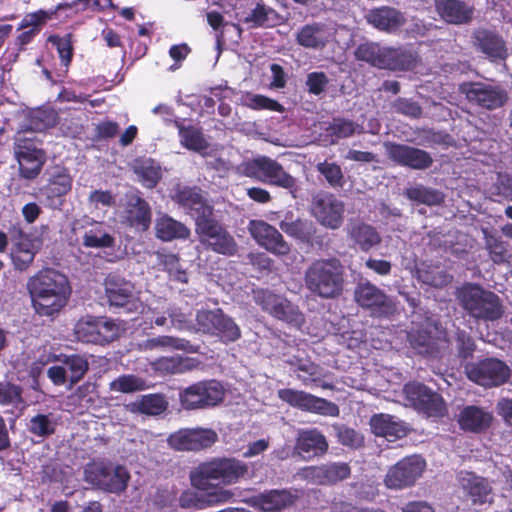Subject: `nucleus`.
<instances>
[{
  "mask_svg": "<svg viewBox=\"0 0 512 512\" xmlns=\"http://www.w3.org/2000/svg\"><path fill=\"white\" fill-rule=\"evenodd\" d=\"M406 342L415 353L435 358L448 345L446 331L432 317H424L421 321H412L406 331Z\"/></svg>",
  "mask_w": 512,
  "mask_h": 512,
  "instance_id": "nucleus-5",
  "label": "nucleus"
},
{
  "mask_svg": "<svg viewBox=\"0 0 512 512\" xmlns=\"http://www.w3.org/2000/svg\"><path fill=\"white\" fill-rule=\"evenodd\" d=\"M327 134L333 138V142L338 139H344L353 136L355 133H363V127L353 120L346 118H333L332 122L326 128Z\"/></svg>",
  "mask_w": 512,
  "mask_h": 512,
  "instance_id": "nucleus-45",
  "label": "nucleus"
},
{
  "mask_svg": "<svg viewBox=\"0 0 512 512\" xmlns=\"http://www.w3.org/2000/svg\"><path fill=\"white\" fill-rule=\"evenodd\" d=\"M167 315L174 328L184 330L191 327L192 310L187 305L185 307L171 305L167 309Z\"/></svg>",
  "mask_w": 512,
  "mask_h": 512,
  "instance_id": "nucleus-59",
  "label": "nucleus"
},
{
  "mask_svg": "<svg viewBox=\"0 0 512 512\" xmlns=\"http://www.w3.org/2000/svg\"><path fill=\"white\" fill-rule=\"evenodd\" d=\"M333 34L324 23L314 22L302 26L296 34L298 45L313 50H323L331 41Z\"/></svg>",
  "mask_w": 512,
  "mask_h": 512,
  "instance_id": "nucleus-30",
  "label": "nucleus"
},
{
  "mask_svg": "<svg viewBox=\"0 0 512 512\" xmlns=\"http://www.w3.org/2000/svg\"><path fill=\"white\" fill-rule=\"evenodd\" d=\"M23 389L11 381H0V406L18 408L24 403Z\"/></svg>",
  "mask_w": 512,
  "mask_h": 512,
  "instance_id": "nucleus-50",
  "label": "nucleus"
},
{
  "mask_svg": "<svg viewBox=\"0 0 512 512\" xmlns=\"http://www.w3.org/2000/svg\"><path fill=\"white\" fill-rule=\"evenodd\" d=\"M370 427L376 436L384 437L389 441L401 439L408 433L404 422L397 421L393 416L385 413L374 414L370 418Z\"/></svg>",
  "mask_w": 512,
  "mask_h": 512,
  "instance_id": "nucleus-33",
  "label": "nucleus"
},
{
  "mask_svg": "<svg viewBox=\"0 0 512 512\" xmlns=\"http://www.w3.org/2000/svg\"><path fill=\"white\" fill-rule=\"evenodd\" d=\"M128 469L106 458H96L84 467V480L104 493L121 495L130 481Z\"/></svg>",
  "mask_w": 512,
  "mask_h": 512,
  "instance_id": "nucleus-4",
  "label": "nucleus"
},
{
  "mask_svg": "<svg viewBox=\"0 0 512 512\" xmlns=\"http://www.w3.org/2000/svg\"><path fill=\"white\" fill-rule=\"evenodd\" d=\"M158 269L168 273L169 278L180 283H187L188 276L186 271L181 267L180 257L174 253L164 251L155 252Z\"/></svg>",
  "mask_w": 512,
  "mask_h": 512,
  "instance_id": "nucleus-41",
  "label": "nucleus"
},
{
  "mask_svg": "<svg viewBox=\"0 0 512 512\" xmlns=\"http://www.w3.org/2000/svg\"><path fill=\"white\" fill-rule=\"evenodd\" d=\"M155 235L164 242H170L176 239L186 240L191 231L182 222L174 219L168 214H163L155 220Z\"/></svg>",
  "mask_w": 512,
  "mask_h": 512,
  "instance_id": "nucleus-35",
  "label": "nucleus"
},
{
  "mask_svg": "<svg viewBox=\"0 0 512 512\" xmlns=\"http://www.w3.org/2000/svg\"><path fill=\"white\" fill-rule=\"evenodd\" d=\"M337 441L350 449L356 450L364 446V436L355 429L344 424L334 425Z\"/></svg>",
  "mask_w": 512,
  "mask_h": 512,
  "instance_id": "nucleus-52",
  "label": "nucleus"
},
{
  "mask_svg": "<svg viewBox=\"0 0 512 512\" xmlns=\"http://www.w3.org/2000/svg\"><path fill=\"white\" fill-rule=\"evenodd\" d=\"M493 421V415L476 405L463 407L457 417L459 428L464 432L480 434L487 431Z\"/></svg>",
  "mask_w": 512,
  "mask_h": 512,
  "instance_id": "nucleus-29",
  "label": "nucleus"
},
{
  "mask_svg": "<svg viewBox=\"0 0 512 512\" xmlns=\"http://www.w3.org/2000/svg\"><path fill=\"white\" fill-rule=\"evenodd\" d=\"M458 300L467 314L477 320L496 321L504 313L500 297L478 284L464 285L458 291Z\"/></svg>",
  "mask_w": 512,
  "mask_h": 512,
  "instance_id": "nucleus-7",
  "label": "nucleus"
},
{
  "mask_svg": "<svg viewBox=\"0 0 512 512\" xmlns=\"http://www.w3.org/2000/svg\"><path fill=\"white\" fill-rule=\"evenodd\" d=\"M248 231L259 246L276 256H286L291 251L283 235L263 220H250Z\"/></svg>",
  "mask_w": 512,
  "mask_h": 512,
  "instance_id": "nucleus-20",
  "label": "nucleus"
},
{
  "mask_svg": "<svg viewBox=\"0 0 512 512\" xmlns=\"http://www.w3.org/2000/svg\"><path fill=\"white\" fill-rule=\"evenodd\" d=\"M66 371L69 373V382L71 385L77 384L89 369L88 360L81 355L72 354L65 356L62 360Z\"/></svg>",
  "mask_w": 512,
  "mask_h": 512,
  "instance_id": "nucleus-49",
  "label": "nucleus"
},
{
  "mask_svg": "<svg viewBox=\"0 0 512 512\" xmlns=\"http://www.w3.org/2000/svg\"><path fill=\"white\" fill-rule=\"evenodd\" d=\"M82 244L86 248H112L115 245V238L106 232L101 223H97L84 233Z\"/></svg>",
  "mask_w": 512,
  "mask_h": 512,
  "instance_id": "nucleus-43",
  "label": "nucleus"
},
{
  "mask_svg": "<svg viewBox=\"0 0 512 512\" xmlns=\"http://www.w3.org/2000/svg\"><path fill=\"white\" fill-rule=\"evenodd\" d=\"M278 397L290 406L303 411L332 417H337L340 413L335 403L305 391L284 388L278 391Z\"/></svg>",
  "mask_w": 512,
  "mask_h": 512,
  "instance_id": "nucleus-17",
  "label": "nucleus"
},
{
  "mask_svg": "<svg viewBox=\"0 0 512 512\" xmlns=\"http://www.w3.org/2000/svg\"><path fill=\"white\" fill-rule=\"evenodd\" d=\"M459 92L470 104L490 111L503 107L509 100L508 92L500 85L484 82L465 81L459 85Z\"/></svg>",
  "mask_w": 512,
  "mask_h": 512,
  "instance_id": "nucleus-14",
  "label": "nucleus"
},
{
  "mask_svg": "<svg viewBox=\"0 0 512 512\" xmlns=\"http://www.w3.org/2000/svg\"><path fill=\"white\" fill-rule=\"evenodd\" d=\"M328 447L326 437L315 428L300 432L296 441V448L300 453H312L314 456L324 455Z\"/></svg>",
  "mask_w": 512,
  "mask_h": 512,
  "instance_id": "nucleus-36",
  "label": "nucleus"
},
{
  "mask_svg": "<svg viewBox=\"0 0 512 512\" xmlns=\"http://www.w3.org/2000/svg\"><path fill=\"white\" fill-rule=\"evenodd\" d=\"M195 321L197 331L217 337L225 344L236 342L241 338L240 327L221 308L200 309L196 312Z\"/></svg>",
  "mask_w": 512,
  "mask_h": 512,
  "instance_id": "nucleus-10",
  "label": "nucleus"
},
{
  "mask_svg": "<svg viewBox=\"0 0 512 512\" xmlns=\"http://www.w3.org/2000/svg\"><path fill=\"white\" fill-rule=\"evenodd\" d=\"M434 8L448 24L465 25L473 20L474 7L463 0H434Z\"/></svg>",
  "mask_w": 512,
  "mask_h": 512,
  "instance_id": "nucleus-28",
  "label": "nucleus"
},
{
  "mask_svg": "<svg viewBox=\"0 0 512 512\" xmlns=\"http://www.w3.org/2000/svg\"><path fill=\"white\" fill-rule=\"evenodd\" d=\"M55 423L49 415L37 414L33 416L28 424V431L41 438H47L55 433Z\"/></svg>",
  "mask_w": 512,
  "mask_h": 512,
  "instance_id": "nucleus-55",
  "label": "nucleus"
},
{
  "mask_svg": "<svg viewBox=\"0 0 512 512\" xmlns=\"http://www.w3.org/2000/svg\"><path fill=\"white\" fill-rule=\"evenodd\" d=\"M356 60L363 61L371 66L382 69L384 60V49L375 43H361L354 51Z\"/></svg>",
  "mask_w": 512,
  "mask_h": 512,
  "instance_id": "nucleus-48",
  "label": "nucleus"
},
{
  "mask_svg": "<svg viewBox=\"0 0 512 512\" xmlns=\"http://www.w3.org/2000/svg\"><path fill=\"white\" fill-rule=\"evenodd\" d=\"M316 170L324 176L331 187H341L344 183V175L340 165L324 160L316 165Z\"/></svg>",
  "mask_w": 512,
  "mask_h": 512,
  "instance_id": "nucleus-58",
  "label": "nucleus"
},
{
  "mask_svg": "<svg viewBox=\"0 0 512 512\" xmlns=\"http://www.w3.org/2000/svg\"><path fill=\"white\" fill-rule=\"evenodd\" d=\"M36 314L42 317L58 315L68 304L71 285L68 277L51 267H45L29 277L26 284Z\"/></svg>",
  "mask_w": 512,
  "mask_h": 512,
  "instance_id": "nucleus-2",
  "label": "nucleus"
},
{
  "mask_svg": "<svg viewBox=\"0 0 512 512\" xmlns=\"http://www.w3.org/2000/svg\"><path fill=\"white\" fill-rule=\"evenodd\" d=\"M366 19L373 27L385 32H394L406 22L404 15L399 10L389 6L371 9Z\"/></svg>",
  "mask_w": 512,
  "mask_h": 512,
  "instance_id": "nucleus-32",
  "label": "nucleus"
},
{
  "mask_svg": "<svg viewBox=\"0 0 512 512\" xmlns=\"http://www.w3.org/2000/svg\"><path fill=\"white\" fill-rule=\"evenodd\" d=\"M224 388L217 380H202L191 384L179 393L181 406L185 410L211 408L224 399Z\"/></svg>",
  "mask_w": 512,
  "mask_h": 512,
  "instance_id": "nucleus-13",
  "label": "nucleus"
},
{
  "mask_svg": "<svg viewBox=\"0 0 512 512\" xmlns=\"http://www.w3.org/2000/svg\"><path fill=\"white\" fill-rule=\"evenodd\" d=\"M278 13L275 9L259 2L245 18L246 23H253L255 27H271L276 24Z\"/></svg>",
  "mask_w": 512,
  "mask_h": 512,
  "instance_id": "nucleus-46",
  "label": "nucleus"
},
{
  "mask_svg": "<svg viewBox=\"0 0 512 512\" xmlns=\"http://www.w3.org/2000/svg\"><path fill=\"white\" fill-rule=\"evenodd\" d=\"M310 211L322 226L336 230L343 224L345 205L333 193L320 191L313 195Z\"/></svg>",
  "mask_w": 512,
  "mask_h": 512,
  "instance_id": "nucleus-16",
  "label": "nucleus"
},
{
  "mask_svg": "<svg viewBox=\"0 0 512 512\" xmlns=\"http://www.w3.org/2000/svg\"><path fill=\"white\" fill-rule=\"evenodd\" d=\"M254 300L263 311L287 323H298L302 317L297 306L268 289L254 291Z\"/></svg>",
  "mask_w": 512,
  "mask_h": 512,
  "instance_id": "nucleus-18",
  "label": "nucleus"
},
{
  "mask_svg": "<svg viewBox=\"0 0 512 512\" xmlns=\"http://www.w3.org/2000/svg\"><path fill=\"white\" fill-rule=\"evenodd\" d=\"M255 476L250 465L235 457H214L200 462L189 472L191 486L200 492L208 506L230 502L235 494L226 486Z\"/></svg>",
  "mask_w": 512,
  "mask_h": 512,
  "instance_id": "nucleus-1",
  "label": "nucleus"
},
{
  "mask_svg": "<svg viewBox=\"0 0 512 512\" xmlns=\"http://www.w3.org/2000/svg\"><path fill=\"white\" fill-rule=\"evenodd\" d=\"M245 105L253 110L275 112H282L284 110V107L278 101L261 94L248 95Z\"/></svg>",
  "mask_w": 512,
  "mask_h": 512,
  "instance_id": "nucleus-62",
  "label": "nucleus"
},
{
  "mask_svg": "<svg viewBox=\"0 0 512 512\" xmlns=\"http://www.w3.org/2000/svg\"><path fill=\"white\" fill-rule=\"evenodd\" d=\"M96 343L98 345H106L116 340L120 335V328L112 319L98 317Z\"/></svg>",
  "mask_w": 512,
  "mask_h": 512,
  "instance_id": "nucleus-54",
  "label": "nucleus"
},
{
  "mask_svg": "<svg viewBox=\"0 0 512 512\" xmlns=\"http://www.w3.org/2000/svg\"><path fill=\"white\" fill-rule=\"evenodd\" d=\"M203 196L202 189L198 186H179L172 199L185 210H189Z\"/></svg>",
  "mask_w": 512,
  "mask_h": 512,
  "instance_id": "nucleus-53",
  "label": "nucleus"
},
{
  "mask_svg": "<svg viewBox=\"0 0 512 512\" xmlns=\"http://www.w3.org/2000/svg\"><path fill=\"white\" fill-rule=\"evenodd\" d=\"M143 347L145 350H154L157 348H172L176 350H184L188 352H196L193 349L190 341L169 335H160L149 338L144 341Z\"/></svg>",
  "mask_w": 512,
  "mask_h": 512,
  "instance_id": "nucleus-44",
  "label": "nucleus"
},
{
  "mask_svg": "<svg viewBox=\"0 0 512 512\" xmlns=\"http://www.w3.org/2000/svg\"><path fill=\"white\" fill-rule=\"evenodd\" d=\"M384 146L387 157L399 166L425 170L433 164L431 154L423 149L396 142H386Z\"/></svg>",
  "mask_w": 512,
  "mask_h": 512,
  "instance_id": "nucleus-21",
  "label": "nucleus"
},
{
  "mask_svg": "<svg viewBox=\"0 0 512 512\" xmlns=\"http://www.w3.org/2000/svg\"><path fill=\"white\" fill-rule=\"evenodd\" d=\"M18 132L14 138L13 153L19 165L20 176L33 180L41 173L46 162L42 141L32 133Z\"/></svg>",
  "mask_w": 512,
  "mask_h": 512,
  "instance_id": "nucleus-8",
  "label": "nucleus"
},
{
  "mask_svg": "<svg viewBox=\"0 0 512 512\" xmlns=\"http://www.w3.org/2000/svg\"><path fill=\"white\" fill-rule=\"evenodd\" d=\"M195 233L200 244L214 253L234 256L238 252V244L225 224L215 216L197 225Z\"/></svg>",
  "mask_w": 512,
  "mask_h": 512,
  "instance_id": "nucleus-12",
  "label": "nucleus"
},
{
  "mask_svg": "<svg viewBox=\"0 0 512 512\" xmlns=\"http://www.w3.org/2000/svg\"><path fill=\"white\" fill-rule=\"evenodd\" d=\"M354 301L372 318L391 319L398 313L396 299L370 281L355 286Z\"/></svg>",
  "mask_w": 512,
  "mask_h": 512,
  "instance_id": "nucleus-9",
  "label": "nucleus"
},
{
  "mask_svg": "<svg viewBox=\"0 0 512 512\" xmlns=\"http://www.w3.org/2000/svg\"><path fill=\"white\" fill-rule=\"evenodd\" d=\"M471 39L476 51L484 54L491 62L505 61L509 56L506 41L496 30L477 28Z\"/></svg>",
  "mask_w": 512,
  "mask_h": 512,
  "instance_id": "nucleus-22",
  "label": "nucleus"
},
{
  "mask_svg": "<svg viewBox=\"0 0 512 512\" xmlns=\"http://www.w3.org/2000/svg\"><path fill=\"white\" fill-rule=\"evenodd\" d=\"M186 213L194 220L195 228H197V225L215 216L213 206L208 203L204 196L197 201L196 205H193L187 210Z\"/></svg>",
  "mask_w": 512,
  "mask_h": 512,
  "instance_id": "nucleus-61",
  "label": "nucleus"
},
{
  "mask_svg": "<svg viewBox=\"0 0 512 512\" xmlns=\"http://www.w3.org/2000/svg\"><path fill=\"white\" fill-rule=\"evenodd\" d=\"M403 394L414 410L427 417L443 418L447 414V405L442 395L424 383L418 381L406 383Z\"/></svg>",
  "mask_w": 512,
  "mask_h": 512,
  "instance_id": "nucleus-11",
  "label": "nucleus"
},
{
  "mask_svg": "<svg viewBox=\"0 0 512 512\" xmlns=\"http://www.w3.org/2000/svg\"><path fill=\"white\" fill-rule=\"evenodd\" d=\"M416 56L403 48H384L383 68L394 71H408L415 67Z\"/></svg>",
  "mask_w": 512,
  "mask_h": 512,
  "instance_id": "nucleus-38",
  "label": "nucleus"
},
{
  "mask_svg": "<svg viewBox=\"0 0 512 512\" xmlns=\"http://www.w3.org/2000/svg\"><path fill=\"white\" fill-rule=\"evenodd\" d=\"M73 178L67 167L55 165L47 171V183L41 188L48 204L54 206L63 203L65 197L71 190Z\"/></svg>",
  "mask_w": 512,
  "mask_h": 512,
  "instance_id": "nucleus-24",
  "label": "nucleus"
},
{
  "mask_svg": "<svg viewBox=\"0 0 512 512\" xmlns=\"http://www.w3.org/2000/svg\"><path fill=\"white\" fill-rule=\"evenodd\" d=\"M105 297L110 306L125 308L127 311L137 310L138 298L135 286L131 281L116 275L108 274L104 280Z\"/></svg>",
  "mask_w": 512,
  "mask_h": 512,
  "instance_id": "nucleus-19",
  "label": "nucleus"
},
{
  "mask_svg": "<svg viewBox=\"0 0 512 512\" xmlns=\"http://www.w3.org/2000/svg\"><path fill=\"white\" fill-rule=\"evenodd\" d=\"M404 195L412 202L427 206H439L445 201V194L441 190L421 184L406 188Z\"/></svg>",
  "mask_w": 512,
  "mask_h": 512,
  "instance_id": "nucleus-40",
  "label": "nucleus"
},
{
  "mask_svg": "<svg viewBox=\"0 0 512 512\" xmlns=\"http://www.w3.org/2000/svg\"><path fill=\"white\" fill-rule=\"evenodd\" d=\"M37 249L30 238H24L12 244L10 258L15 270L27 271L34 262Z\"/></svg>",
  "mask_w": 512,
  "mask_h": 512,
  "instance_id": "nucleus-37",
  "label": "nucleus"
},
{
  "mask_svg": "<svg viewBox=\"0 0 512 512\" xmlns=\"http://www.w3.org/2000/svg\"><path fill=\"white\" fill-rule=\"evenodd\" d=\"M287 363L298 372L297 378L303 385L309 386L320 383L322 377L321 367L310 359L294 357Z\"/></svg>",
  "mask_w": 512,
  "mask_h": 512,
  "instance_id": "nucleus-42",
  "label": "nucleus"
},
{
  "mask_svg": "<svg viewBox=\"0 0 512 512\" xmlns=\"http://www.w3.org/2000/svg\"><path fill=\"white\" fill-rule=\"evenodd\" d=\"M326 485H334L346 480L351 475V468L346 462L324 464Z\"/></svg>",
  "mask_w": 512,
  "mask_h": 512,
  "instance_id": "nucleus-60",
  "label": "nucleus"
},
{
  "mask_svg": "<svg viewBox=\"0 0 512 512\" xmlns=\"http://www.w3.org/2000/svg\"><path fill=\"white\" fill-rule=\"evenodd\" d=\"M392 108L396 113L414 119L420 118L423 113V109L418 102L403 97L394 100Z\"/></svg>",
  "mask_w": 512,
  "mask_h": 512,
  "instance_id": "nucleus-63",
  "label": "nucleus"
},
{
  "mask_svg": "<svg viewBox=\"0 0 512 512\" xmlns=\"http://www.w3.org/2000/svg\"><path fill=\"white\" fill-rule=\"evenodd\" d=\"M48 42L56 48L61 65L65 68L64 72L67 73L74 54L72 34L67 33L64 36L50 35Z\"/></svg>",
  "mask_w": 512,
  "mask_h": 512,
  "instance_id": "nucleus-47",
  "label": "nucleus"
},
{
  "mask_svg": "<svg viewBox=\"0 0 512 512\" xmlns=\"http://www.w3.org/2000/svg\"><path fill=\"white\" fill-rule=\"evenodd\" d=\"M347 231L350 239L364 252L370 251L381 242L376 228L361 220H350Z\"/></svg>",
  "mask_w": 512,
  "mask_h": 512,
  "instance_id": "nucleus-34",
  "label": "nucleus"
},
{
  "mask_svg": "<svg viewBox=\"0 0 512 512\" xmlns=\"http://www.w3.org/2000/svg\"><path fill=\"white\" fill-rule=\"evenodd\" d=\"M158 369L169 374H182L190 369L188 359L180 356L163 357L157 362Z\"/></svg>",
  "mask_w": 512,
  "mask_h": 512,
  "instance_id": "nucleus-64",
  "label": "nucleus"
},
{
  "mask_svg": "<svg viewBox=\"0 0 512 512\" xmlns=\"http://www.w3.org/2000/svg\"><path fill=\"white\" fill-rule=\"evenodd\" d=\"M459 485L464 495L473 505H484L491 503L492 487L488 480L474 472H461L459 475Z\"/></svg>",
  "mask_w": 512,
  "mask_h": 512,
  "instance_id": "nucleus-27",
  "label": "nucleus"
},
{
  "mask_svg": "<svg viewBox=\"0 0 512 512\" xmlns=\"http://www.w3.org/2000/svg\"><path fill=\"white\" fill-rule=\"evenodd\" d=\"M174 126L178 129L180 143L183 147L195 152L208 148V143L199 128L193 125L185 126L183 120H175Z\"/></svg>",
  "mask_w": 512,
  "mask_h": 512,
  "instance_id": "nucleus-39",
  "label": "nucleus"
},
{
  "mask_svg": "<svg viewBox=\"0 0 512 512\" xmlns=\"http://www.w3.org/2000/svg\"><path fill=\"white\" fill-rule=\"evenodd\" d=\"M110 390L120 393H134L146 388L145 381L133 374H124L114 379L110 385Z\"/></svg>",
  "mask_w": 512,
  "mask_h": 512,
  "instance_id": "nucleus-51",
  "label": "nucleus"
},
{
  "mask_svg": "<svg viewBox=\"0 0 512 512\" xmlns=\"http://www.w3.org/2000/svg\"><path fill=\"white\" fill-rule=\"evenodd\" d=\"M167 401L160 394H148L141 397L138 410L147 415H159L167 409Z\"/></svg>",
  "mask_w": 512,
  "mask_h": 512,
  "instance_id": "nucleus-57",
  "label": "nucleus"
},
{
  "mask_svg": "<svg viewBox=\"0 0 512 512\" xmlns=\"http://www.w3.org/2000/svg\"><path fill=\"white\" fill-rule=\"evenodd\" d=\"M345 267L336 257L314 260L304 272L307 290L321 299H336L345 288Z\"/></svg>",
  "mask_w": 512,
  "mask_h": 512,
  "instance_id": "nucleus-3",
  "label": "nucleus"
},
{
  "mask_svg": "<svg viewBox=\"0 0 512 512\" xmlns=\"http://www.w3.org/2000/svg\"><path fill=\"white\" fill-rule=\"evenodd\" d=\"M217 438L212 429H184L170 435L168 441L178 451H200L211 447Z\"/></svg>",
  "mask_w": 512,
  "mask_h": 512,
  "instance_id": "nucleus-26",
  "label": "nucleus"
},
{
  "mask_svg": "<svg viewBox=\"0 0 512 512\" xmlns=\"http://www.w3.org/2000/svg\"><path fill=\"white\" fill-rule=\"evenodd\" d=\"M239 172L245 177L286 189L294 198L297 197L299 191L297 180L275 159L258 156L243 161L239 166Z\"/></svg>",
  "mask_w": 512,
  "mask_h": 512,
  "instance_id": "nucleus-6",
  "label": "nucleus"
},
{
  "mask_svg": "<svg viewBox=\"0 0 512 512\" xmlns=\"http://www.w3.org/2000/svg\"><path fill=\"white\" fill-rule=\"evenodd\" d=\"M122 223L138 232H146L152 222L149 203L138 193L127 194Z\"/></svg>",
  "mask_w": 512,
  "mask_h": 512,
  "instance_id": "nucleus-25",
  "label": "nucleus"
},
{
  "mask_svg": "<svg viewBox=\"0 0 512 512\" xmlns=\"http://www.w3.org/2000/svg\"><path fill=\"white\" fill-rule=\"evenodd\" d=\"M98 317H87L80 319L75 326L77 339L85 343H96Z\"/></svg>",
  "mask_w": 512,
  "mask_h": 512,
  "instance_id": "nucleus-56",
  "label": "nucleus"
},
{
  "mask_svg": "<svg viewBox=\"0 0 512 512\" xmlns=\"http://www.w3.org/2000/svg\"><path fill=\"white\" fill-rule=\"evenodd\" d=\"M425 462L418 456L406 457L389 469L385 483L389 488L412 486L424 471Z\"/></svg>",
  "mask_w": 512,
  "mask_h": 512,
  "instance_id": "nucleus-23",
  "label": "nucleus"
},
{
  "mask_svg": "<svg viewBox=\"0 0 512 512\" xmlns=\"http://www.w3.org/2000/svg\"><path fill=\"white\" fill-rule=\"evenodd\" d=\"M296 496L286 489H272L251 498V505L263 512H280L294 505Z\"/></svg>",
  "mask_w": 512,
  "mask_h": 512,
  "instance_id": "nucleus-31",
  "label": "nucleus"
},
{
  "mask_svg": "<svg viewBox=\"0 0 512 512\" xmlns=\"http://www.w3.org/2000/svg\"><path fill=\"white\" fill-rule=\"evenodd\" d=\"M469 380L485 387H499L508 382L511 377L509 366L497 358H485L466 367Z\"/></svg>",
  "mask_w": 512,
  "mask_h": 512,
  "instance_id": "nucleus-15",
  "label": "nucleus"
}]
</instances>
